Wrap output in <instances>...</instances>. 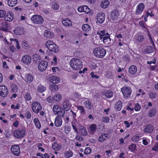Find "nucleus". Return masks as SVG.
I'll return each instance as SVG.
<instances>
[{
	"label": "nucleus",
	"mask_w": 158,
	"mask_h": 158,
	"mask_svg": "<svg viewBox=\"0 0 158 158\" xmlns=\"http://www.w3.org/2000/svg\"><path fill=\"white\" fill-rule=\"evenodd\" d=\"M122 104L121 101H119L116 102L115 104L114 108L118 111H119L121 110L122 107Z\"/></svg>",
	"instance_id": "obj_30"
},
{
	"label": "nucleus",
	"mask_w": 158,
	"mask_h": 158,
	"mask_svg": "<svg viewBox=\"0 0 158 158\" xmlns=\"http://www.w3.org/2000/svg\"><path fill=\"white\" fill-rule=\"evenodd\" d=\"M37 55H34V57L33 58V63L37 64L40 62L39 60H40V58L39 57H37Z\"/></svg>",
	"instance_id": "obj_43"
},
{
	"label": "nucleus",
	"mask_w": 158,
	"mask_h": 158,
	"mask_svg": "<svg viewBox=\"0 0 158 158\" xmlns=\"http://www.w3.org/2000/svg\"><path fill=\"white\" fill-rule=\"evenodd\" d=\"M7 3L9 6L12 7L17 3V0H8Z\"/></svg>",
	"instance_id": "obj_35"
},
{
	"label": "nucleus",
	"mask_w": 158,
	"mask_h": 158,
	"mask_svg": "<svg viewBox=\"0 0 158 158\" xmlns=\"http://www.w3.org/2000/svg\"><path fill=\"white\" fill-rule=\"evenodd\" d=\"M64 114L65 111L64 110V109L62 107L60 108L59 110L57 113L58 114L57 116H59L60 118L63 117L64 116Z\"/></svg>",
	"instance_id": "obj_34"
},
{
	"label": "nucleus",
	"mask_w": 158,
	"mask_h": 158,
	"mask_svg": "<svg viewBox=\"0 0 158 158\" xmlns=\"http://www.w3.org/2000/svg\"><path fill=\"white\" fill-rule=\"evenodd\" d=\"M13 14L12 12L7 13L6 17H5V20L9 22L11 21L13 19Z\"/></svg>",
	"instance_id": "obj_25"
},
{
	"label": "nucleus",
	"mask_w": 158,
	"mask_h": 158,
	"mask_svg": "<svg viewBox=\"0 0 158 158\" xmlns=\"http://www.w3.org/2000/svg\"><path fill=\"white\" fill-rule=\"evenodd\" d=\"M84 105L86 106L88 105V107H87V108L89 110H90L91 109V107H92L93 106L91 104V103L89 101H86L84 102Z\"/></svg>",
	"instance_id": "obj_49"
},
{
	"label": "nucleus",
	"mask_w": 158,
	"mask_h": 158,
	"mask_svg": "<svg viewBox=\"0 0 158 158\" xmlns=\"http://www.w3.org/2000/svg\"><path fill=\"white\" fill-rule=\"evenodd\" d=\"M136 146L134 144H131L128 147V149L132 152H134L136 150Z\"/></svg>",
	"instance_id": "obj_47"
},
{
	"label": "nucleus",
	"mask_w": 158,
	"mask_h": 158,
	"mask_svg": "<svg viewBox=\"0 0 158 158\" xmlns=\"http://www.w3.org/2000/svg\"><path fill=\"white\" fill-rule=\"evenodd\" d=\"M64 155L67 158L70 157L72 156L73 152L69 150L65 152Z\"/></svg>",
	"instance_id": "obj_48"
},
{
	"label": "nucleus",
	"mask_w": 158,
	"mask_h": 158,
	"mask_svg": "<svg viewBox=\"0 0 158 158\" xmlns=\"http://www.w3.org/2000/svg\"><path fill=\"white\" fill-rule=\"evenodd\" d=\"M63 106L65 111H67L69 110L70 109L71 107L69 100H65L63 103Z\"/></svg>",
	"instance_id": "obj_15"
},
{
	"label": "nucleus",
	"mask_w": 158,
	"mask_h": 158,
	"mask_svg": "<svg viewBox=\"0 0 158 158\" xmlns=\"http://www.w3.org/2000/svg\"><path fill=\"white\" fill-rule=\"evenodd\" d=\"M52 7L55 10H57L59 8V5L56 3H53L52 4Z\"/></svg>",
	"instance_id": "obj_54"
},
{
	"label": "nucleus",
	"mask_w": 158,
	"mask_h": 158,
	"mask_svg": "<svg viewBox=\"0 0 158 158\" xmlns=\"http://www.w3.org/2000/svg\"><path fill=\"white\" fill-rule=\"evenodd\" d=\"M139 136H133L131 139L132 141L133 142H138L139 140Z\"/></svg>",
	"instance_id": "obj_57"
},
{
	"label": "nucleus",
	"mask_w": 158,
	"mask_h": 158,
	"mask_svg": "<svg viewBox=\"0 0 158 158\" xmlns=\"http://www.w3.org/2000/svg\"><path fill=\"white\" fill-rule=\"evenodd\" d=\"M6 15V12L2 10H0V18L4 17Z\"/></svg>",
	"instance_id": "obj_61"
},
{
	"label": "nucleus",
	"mask_w": 158,
	"mask_h": 158,
	"mask_svg": "<svg viewBox=\"0 0 158 158\" xmlns=\"http://www.w3.org/2000/svg\"><path fill=\"white\" fill-rule=\"evenodd\" d=\"M100 32L99 35L101 39H102L103 37H105V36H107L109 35L107 31L105 30L101 31H100Z\"/></svg>",
	"instance_id": "obj_32"
},
{
	"label": "nucleus",
	"mask_w": 158,
	"mask_h": 158,
	"mask_svg": "<svg viewBox=\"0 0 158 158\" xmlns=\"http://www.w3.org/2000/svg\"><path fill=\"white\" fill-rule=\"evenodd\" d=\"M102 95L105 96L107 98H109L113 96V93L111 90H107L103 92Z\"/></svg>",
	"instance_id": "obj_17"
},
{
	"label": "nucleus",
	"mask_w": 158,
	"mask_h": 158,
	"mask_svg": "<svg viewBox=\"0 0 158 158\" xmlns=\"http://www.w3.org/2000/svg\"><path fill=\"white\" fill-rule=\"evenodd\" d=\"M71 66L74 70H80L82 67L83 65L81 59L77 58L72 59L69 62Z\"/></svg>",
	"instance_id": "obj_1"
},
{
	"label": "nucleus",
	"mask_w": 158,
	"mask_h": 158,
	"mask_svg": "<svg viewBox=\"0 0 158 158\" xmlns=\"http://www.w3.org/2000/svg\"><path fill=\"white\" fill-rule=\"evenodd\" d=\"M45 45L50 51L57 53L59 52L58 46L53 42L47 41L45 42Z\"/></svg>",
	"instance_id": "obj_3"
},
{
	"label": "nucleus",
	"mask_w": 158,
	"mask_h": 158,
	"mask_svg": "<svg viewBox=\"0 0 158 158\" xmlns=\"http://www.w3.org/2000/svg\"><path fill=\"white\" fill-rule=\"evenodd\" d=\"M31 20L33 23L35 24H42L44 21L43 18L39 15H34L31 18Z\"/></svg>",
	"instance_id": "obj_7"
},
{
	"label": "nucleus",
	"mask_w": 158,
	"mask_h": 158,
	"mask_svg": "<svg viewBox=\"0 0 158 158\" xmlns=\"http://www.w3.org/2000/svg\"><path fill=\"white\" fill-rule=\"evenodd\" d=\"M119 15L118 12L117 10H114L110 12L109 17L108 19L110 21L112 22L117 20Z\"/></svg>",
	"instance_id": "obj_6"
},
{
	"label": "nucleus",
	"mask_w": 158,
	"mask_h": 158,
	"mask_svg": "<svg viewBox=\"0 0 158 158\" xmlns=\"http://www.w3.org/2000/svg\"><path fill=\"white\" fill-rule=\"evenodd\" d=\"M91 151V149L90 148H85L84 153L85 154L87 155L90 153Z\"/></svg>",
	"instance_id": "obj_53"
},
{
	"label": "nucleus",
	"mask_w": 158,
	"mask_h": 158,
	"mask_svg": "<svg viewBox=\"0 0 158 158\" xmlns=\"http://www.w3.org/2000/svg\"><path fill=\"white\" fill-rule=\"evenodd\" d=\"M156 93L155 92H150L149 94V97L152 99H154L155 98Z\"/></svg>",
	"instance_id": "obj_56"
},
{
	"label": "nucleus",
	"mask_w": 158,
	"mask_h": 158,
	"mask_svg": "<svg viewBox=\"0 0 158 158\" xmlns=\"http://www.w3.org/2000/svg\"><path fill=\"white\" fill-rule=\"evenodd\" d=\"M46 89V87L41 85H40L38 86V91L40 93H42Z\"/></svg>",
	"instance_id": "obj_41"
},
{
	"label": "nucleus",
	"mask_w": 158,
	"mask_h": 158,
	"mask_svg": "<svg viewBox=\"0 0 158 158\" xmlns=\"http://www.w3.org/2000/svg\"><path fill=\"white\" fill-rule=\"evenodd\" d=\"M102 120L103 122L106 123H108L110 120L109 118L106 117H103L102 118Z\"/></svg>",
	"instance_id": "obj_55"
},
{
	"label": "nucleus",
	"mask_w": 158,
	"mask_h": 158,
	"mask_svg": "<svg viewBox=\"0 0 158 158\" xmlns=\"http://www.w3.org/2000/svg\"><path fill=\"white\" fill-rule=\"evenodd\" d=\"M44 37L48 39L52 38L54 36L53 34L48 30H46L44 34Z\"/></svg>",
	"instance_id": "obj_22"
},
{
	"label": "nucleus",
	"mask_w": 158,
	"mask_h": 158,
	"mask_svg": "<svg viewBox=\"0 0 158 158\" xmlns=\"http://www.w3.org/2000/svg\"><path fill=\"white\" fill-rule=\"evenodd\" d=\"M152 150L155 151H158V142H156L155 143V145L152 148Z\"/></svg>",
	"instance_id": "obj_58"
},
{
	"label": "nucleus",
	"mask_w": 158,
	"mask_h": 158,
	"mask_svg": "<svg viewBox=\"0 0 158 158\" xmlns=\"http://www.w3.org/2000/svg\"><path fill=\"white\" fill-rule=\"evenodd\" d=\"M62 24L65 26H69V23L67 21V20H64L62 21Z\"/></svg>",
	"instance_id": "obj_64"
},
{
	"label": "nucleus",
	"mask_w": 158,
	"mask_h": 158,
	"mask_svg": "<svg viewBox=\"0 0 158 158\" xmlns=\"http://www.w3.org/2000/svg\"><path fill=\"white\" fill-rule=\"evenodd\" d=\"M48 66V62L46 61H41L38 66V70L40 72H43L46 69Z\"/></svg>",
	"instance_id": "obj_9"
},
{
	"label": "nucleus",
	"mask_w": 158,
	"mask_h": 158,
	"mask_svg": "<svg viewBox=\"0 0 158 158\" xmlns=\"http://www.w3.org/2000/svg\"><path fill=\"white\" fill-rule=\"evenodd\" d=\"M24 98L27 101H30L31 99V97L30 95V94L28 93H26L25 96Z\"/></svg>",
	"instance_id": "obj_50"
},
{
	"label": "nucleus",
	"mask_w": 158,
	"mask_h": 158,
	"mask_svg": "<svg viewBox=\"0 0 158 158\" xmlns=\"http://www.w3.org/2000/svg\"><path fill=\"white\" fill-rule=\"evenodd\" d=\"M26 130L24 128H19L14 132V136L18 138L23 137L25 135Z\"/></svg>",
	"instance_id": "obj_4"
},
{
	"label": "nucleus",
	"mask_w": 158,
	"mask_h": 158,
	"mask_svg": "<svg viewBox=\"0 0 158 158\" xmlns=\"http://www.w3.org/2000/svg\"><path fill=\"white\" fill-rule=\"evenodd\" d=\"M32 111L35 113H38L41 110L42 107L39 103L37 102H33L31 105Z\"/></svg>",
	"instance_id": "obj_5"
},
{
	"label": "nucleus",
	"mask_w": 158,
	"mask_h": 158,
	"mask_svg": "<svg viewBox=\"0 0 158 158\" xmlns=\"http://www.w3.org/2000/svg\"><path fill=\"white\" fill-rule=\"evenodd\" d=\"M97 126L96 124H91L90 127V130L92 132H94L96 131V129Z\"/></svg>",
	"instance_id": "obj_51"
},
{
	"label": "nucleus",
	"mask_w": 158,
	"mask_h": 158,
	"mask_svg": "<svg viewBox=\"0 0 158 158\" xmlns=\"http://www.w3.org/2000/svg\"><path fill=\"white\" fill-rule=\"evenodd\" d=\"M33 80V76L31 73L26 75V80L28 83H31Z\"/></svg>",
	"instance_id": "obj_28"
},
{
	"label": "nucleus",
	"mask_w": 158,
	"mask_h": 158,
	"mask_svg": "<svg viewBox=\"0 0 158 158\" xmlns=\"http://www.w3.org/2000/svg\"><path fill=\"white\" fill-rule=\"evenodd\" d=\"M110 37V35H109L107 36H105V37H103V38H102L103 43L106 44H108V45H110L111 44L110 42L111 40Z\"/></svg>",
	"instance_id": "obj_26"
},
{
	"label": "nucleus",
	"mask_w": 158,
	"mask_h": 158,
	"mask_svg": "<svg viewBox=\"0 0 158 158\" xmlns=\"http://www.w3.org/2000/svg\"><path fill=\"white\" fill-rule=\"evenodd\" d=\"M54 124L57 127L60 126L62 124V119L59 116H57L55 119Z\"/></svg>",
	"instance_id": "obj_21"
},
{
	"label": "nucleus",
	"mask_w": 158,
	"mask_h": 158,
	"mask_svg": "<svg viewBox=\"0 0 158 158\" xmlns=\"http://www.w3.org/2000/svg\"><path fill=\"white\" fill-rule=\"evenodd\" d=\"M144 8V5L143 3H139L137 6L135 14L137 15L140 14L143 11Z\"/></svg>",
	"instance_id": "obj_13"
},
{
	"label": "nucleus",
	"mask_w": 158,
	"mask_h": 158,
	"mask_svg": "<svg viewBox=\"0 0 158 158\" xmlns=\"http://www.w3.org/2000/svg\"><path fill=\"white\" fill-rule=\"evenodd\" d=\"M121 91L124 97H129L131 94V90L130 87H124L121 89Z\"/></svg>",
	"instance_id": "obj_8"
},
{
	"label": "nucleus",
	"mask_w": 158,
	"mask_h": 158,
	"mask_svg": "<svg viewBox=\"0 0 158 158\" xmlns=\"http://www.w3.org/2000/svg\"><path fill=\"white\" fill-rule=\"evenodd\" d=\"M77 109L80 110V112L81 114L83 113L84 114L85 113V110L84 109L82 106H77Z\"/></svg>",
	"instance_id": "obj_52"
},
{
	"label": "nucleus",
	"mask_w": 158,
	"mask_h": 158,
	"mask_svg": "<svg viewBox=\"0 0 158 158\" xmlns=\"http://www.w3.org/2000/svg\"><path fill=\"white\" fill-rule=\"evenodd\" d=\"M60 108H62V107L60 106L57 105L54 106L52 109L54 114H57V112L59 110Z\"/></svg>",
	"instance_id": "obj_37"
},
{
	"label": "nucleus",
	"mask_w": 158,
	"mask_h": 158,
	"mask_svg": "<svg viewBox=\"0 0 158 158\" xmlns=\"http://www.w3.org/2000/svg\"><path fill=\"white\" fill-rule=\"evenodd\" d=\"M90 74L91 77L93 78H95L96 79H98L99 77V76H98L96 74H94L93 72H91Z\"/></svg>",
	"instance_id": "obj_63"
},
{
	"label": "nucleus",
	"mask_w": 158,
	"mask_h": 158,
	"mask_svg": "<svg viewBox=\"0 0 158 158\" xmlns=\"http://www.w3.org/2000/svg\"><path fill=\"white\" fill-rule=\"evenodd\" d=\"M108 135V134L105 133L101 135L99 138L98 140L99 141L103 142L104 140L106 139Z\"/></svg>",
	"instance_id": "obj_33"
},
{
	"label": "nucleus",
	"mask_w": 158,
	"mask_h": 158,
	"mask_svg": "<svg viewBox=\"0 0 158 158\" xmlns=\"http://www.w3.org/2000/svg\"><path fill=\"white\" fill-rule=\"evenodd\" d=\"M8 93L7 88L4 85L0 86V95L4 97L7 96Z\"/></svg>",
	"instance_id": "obj_10"
},
{
	"label": "nucleus",
	"mask_w": 158,
	"mask_h": 158,
	"mask_svg": "<svg viewBox=\"0 0 158 158\" xmlns=\"http://www.w3.org/2000/svg\"><path fill=\"white\" fill-rule=\"evenodd\" d=\"M109 4V2L107 0H105L104 2L102 1L101 4V6L103 8H106L107 7Z\"/></svg>",
	"instance_id": "obj_36"
},
{
	"label": "nucleus",
	"mask_w": 158,
	"mask_h": 158,
	"mask_svg": "<svg viewBox=\"0 0 158 158\" xmlns=\"http://www.w3.org/2000/svg\"><path fill=\"white\" fill-rule=\"evenodd\" d=\"M154 129L153 126L150 124L147 125L143 131L145 132L151 133Z\"/></svg>",
	"instance_id": "obj_18"
},
{
	"label": "nucleus",
	"mask_w": 158,
	"mask_h": 158,
	"mask_svg": "<svg viewBox=\"0 0 158 158\" xmlns=\"http://www.w3.org/2000/svg\"><path fill=\"white\" fill-rule=\"evenodd\" d=\"M144 39V36L142 35H140L138 36L136 39V41L138 43H140L142 42Z\"/></svg>",
	"instance_id": "obj_44"
},
{
	"label": "nucleus",
	"mask_w": 158,
	"mask_h": 158,
	"mask_svg": "<svg viewBox=\"0 0 158 158\" xmlns=\"http://www.w3.org/2000/svg\"><path fill=\"white\" fill-rule=\"evenodd\" d=\"M52 148L56 151H58L61 148V146L58 144L56 142H55L52 145Z\"/></svg>",
	"instance_id": "obj_27"
},
{
	"label": "nucleus",
	"mask_w": 158,
	"mask_h": 158,
	"mask_svg": "<svg viewBox=\"0 0 158 158\" xmlns=\"http://www.w3.org/2000/svg\"><path fill=\"white\" fill-rule=\"evenodd\" d=\"M14 31L15 34L18 35H21L24 34L23 28L19 27L15 28Z\"/></svg>",
	"instance_id": "obj_20"
},
{
	"label": "nucleus",
	"mask_w": 158,
	"mask_h": 158,
	"mask_svg": "<svg viewBox=\"0 0 158 158\" xmlns=\"http://www.w3.org/2000/svg\"><path fill=\"white\" fill-rule=\"evenodd\" d=\"M144 52L145 53H150L153 52V48L151 46H147L146 48L144 49Z\"/></svg>",
	"instance_id": "obj_39"
},
{
	"label": "nucleus",
	"mask_w": 158,
	"mask_h": 158,
	"mask_svg": "<svg viewBox=\"0 0 158 158\" xmlns=\"http://www.w3.org/2000/svg\"><path fill=\"white\" fill-rule=\"evenodd\" d=\"M37 64H35L33 62V63L30 65V66L29 67V68L31 69H34L35 68H36L37 67Z\"/></svg>",
	"instance_id": "obj_60"
},
{
	"label": "nucleus",
	"mask_w": 158,
	"mask_h": 158,
	"mask_svg": "<svg viewBox=\"0 0 158 158\" xmlns=\"http://www.w3.org/2000/svg\"><path fill=\"white\" fill-rule=\"evenodd\" d=\"M105 14H104L99 13L98 14L97 19L98 22L102 23L105 20Z\"/></svg>",
	"instance_id": "obj_19"
},
{
	"label": "nucleus",
	"mask_w": 158,
	"mask_h": 158,
	"mask_svg": "<svg viewBox=\"0 0 158 158\" xmlns=\"http://www.w3.org/2000/svg\"><path fill=\"white\" fill-rule=\"evenodd\" d=\"M136 67L134 65L131 66L129 69V72L131 74H135L137 72Z\"/></svg>",
	"instance_id": "obj_24"
},
{
	"label": "nucleus",
	"mask_w": 158,
	"mask_h": 158,
	"mask_svg": "<svg viewBox=\"0 0 158 158\" xmlns=\"http://www.w3.org/2000/svg\"><path fill=\"white\" fill-rule=\"evenodd\" d=\"M35 126L38 128H40L41 127V125L39 120L37 118H35L34 119Z\"/></svg>",
	"instance_id": "obj_45"
},
{
	"label": "nucleus",
	"mask_w": 158,
	"mask_h": 158,
	"mask_svg": "<svg viewBox=\"0 0 158 158\" xmlns=\"http://www.w3.org/2000/svg\"><path fill=\"white\" fill-rule=\"evenodd\" d=\"M93 53L96 57L102 58L106 54V52L103 48L97 47L94 49Z\"/></svg>",
	"instance_id": "obj_2"
},
{
	"label": "nucleus",
	"mask_w": 158,
	"mask_h": 158,
	"mask_svg": "<svg viewBox=\"0 0 158 158\" xmlns=\"http://www.w3.org/2000/svg\"><path fill=\"white\" fill-rule=\"evenodd\" d=\"M49 88L52 92L57 91L59 89L58 86L54 84H51L50 85Z\"/></svg>",
	"instance_id": "obj_29"
},
{
	"label": "nucleus",
	"mask_w": 158,
	"mask_h": 158,
	"mask_svg": "<svg viewBox=\"0 0 158 158\" xmlns=\"http://www.w3.org/2000/svg\"><path fill=\"white\" fill-rule=\"evenodd\" d=\"M49 81L52 84H57L60 81V78L55 76H52L49 78Z\"/></svg>",
	"instance_id": "obj_16"
},
{
	"label": "nucleus",
	"mask_w": 158,
	"mask_h": 158,
	"mask_svg": "<svg viewBox=\"0 0 158 158\" xmlns=\"http://www.w3.org/2000/svg\"><path fill=\"white\" fill-rule=\"evenodd\" d=\"M79 131L81 135H86L87 134L86 129L81 125H80L79 127Z\"/></svg>",
	"instance_id": "obj_23"
},
{
	"label": "nucleus",
	"mask_w": 158,
	"mask_h": 158,
	"mask_svg": "<svg viewBox=\"0 0 158 158\" xmlns=\"http://www.w3.org/2000/svg\"><path fill=\"white\" fill-rule=\"evenodd\" d=\"M141 108L140 105L138 103H136L135 105V111H139Z\"/></svg>",
	"instance_id": "obj_62"
},
{
	"label": "nucleus",
	"mask_w": 158,
	"mask_h": 158,
	"mask_svg": "<svg viewBox=\"0 0 158 158\" xmlns=\"http://www.w3.org/2000/svg\"><path fill=\"white\" fill-rule=\"evenodd\" d=\"M11 150L12 153L17 156H19L20 153V148L17 145L12 146L11 148Z\"/></svg>",
	"instance_id": "obj_11"
},
{
	"label": "nucleus",
	"mask_w": 158,
	"mask_h": 158,
	"mask_svg": "<svg viewBox=\"0 0 158 158\" xmlns=\"http://www.w3.org/2000/svg\"><path fill=\"white\" fill-rule=\"evenodd\" d=\"M1 30L2 31H8L7 24L6 23H2V28Z\"/></svg>",
	"instance_id": "obj_46"
},
{
	"label": "nucleus",
	"mask_w": 158,
	"mask_h": 158,
	"mask_svg": "<svg viewBox=\"0 0 158 158\" xmlns=\"http://www.w3.org/2000/svg\"><path fill=\"white\" fill-rule=\"evenodd\" d=\"M61 99V96L59 94L55 95L53 98V101L57 102H59Z\"/></svg>",
	"instance_id": "obj_38"
},
{
	"label": "nucleus",
	"mask_w": 158,
	"mask_h": 158,
	"mask_svg": "<svg viewBox=\"0 0 158 158\" xmlns=\"http://www.w3.org/2000/svg\"><path fill=\"white\" fill-rule=\"evenodd\" d=\"M31 60V57L30 56L27 55H26L22 57L21 61L22 63L26 65L30 64Z\"/></svg>",
	"instance_id": "obj_12"
},
{
	"label": "nucleus",
	"mask_w": 158,
	"mask_h": 158,
	"mask_svg": "<svg viewBox=\"0 0 158 158\" xmlns=\"http://www.w3.org/2000/svg\"><path fill=\"white\" fill-rule=\"evenodd\" d=\"M82 28L83 31L87 32L90 30V27L88 24H85L82 26Z\"/></svg>",
	"instance_id": "obj_31"
},
{
	"label": "nucleus",
	"mask_w": 158,
	"mask_h": 158,
	"mask_svg": "<svg viewBox=\"0 0 158 158\" xmlns=\"http://www.w3.org/2000/svg\"><path fill=\"white\" fill-rule=\"evenodd\" d=\"M25 117L28 119H30L31 117V114L29 111H27L25 114Z\"/></svg>",
	"instance_id": "obj_59"
},
{
	"label": "nucleus",
	"mask_w": 158,
	"mask_h": 158,
	"mask_svg": "<svg viewBox=\"0 0 158 158\" xmlns=\"http://www.w3.org/2000/svg\"><path fill=\"white\" fill-rule=\"evenodd\" d=\"M11 91L14 93H16L18 92V88L16 85L15 84H12L10 86Z\"/></svg>",
	"instance_id": "obj_40"
},
{
	"label": "nucleus",
	"mask_w": 158,
	"mask_h": 158,
	"mask_svg": "<svg viewBox=\"0 0 158 158\" xmlns=\"http://www.w3.org/2000/svg\"><path fill=\"white\" fill-rule=\"evenodd\" d=\"M77 10L79 12H84L87 14L90 11L89 8L87 6H80L78 8Z\"/></svg>",
	"instance_id": "obj_14"
},
{
	"label": "nucleus",
	"mask_w": 158,
	"mask_h": 158,
	"mask_svg": "<svg viewBox=\"0 0 158 158\" xmlns=\"http://www.w3.org/2000/svg\"><path fill=\"white\" fill-rule=\"evenodd\" d=\"M156 110L154 108H152L151 110H150L149 113V116L150 117H152L154 116L156 113Z\"/></svg>",
	"instance_id": "obj_42"
}]
</instances>
